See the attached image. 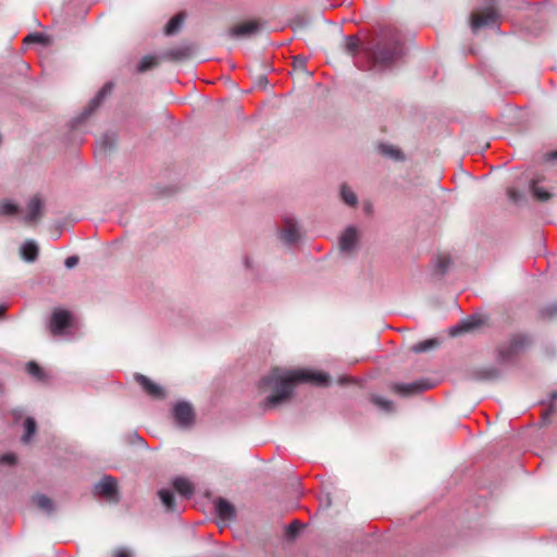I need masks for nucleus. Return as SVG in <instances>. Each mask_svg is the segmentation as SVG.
<instances>
[{"label": "nucleus", "instance_id": "1", "mask_svg": "<svg viewBox=\"0 0 557 557\" xmlns=\"http://www.w3.org/2000/svg\"><path fill=\"white\" fill-rule=\"evenodd\" d=\"M330 376L322 372H312L309 370H284L273 369L260 381L261 386L272 387L274 394L269 395L263 400V409L270 410L287 401L298 383H311L318 386L327 385Z\"/></svg>", "mask_w": 557, "mask_h": 557}, {"label": "nucleus", "instance_id": "2", "mask_svg": "<svg viewBox=\"0 0 557 557\" xmlns=\"http://www.w3.org/2000/svg\"><path fill=\"white\" fill-rule=\"evenodd\" d=\"M363 51L366 70L389 67L404 53L400 34L395 29H384L376 41L363 47Z\"/></svg>", "mask_w": 557, "mask_h": 557}, {"label": "nucleus", "instance_id": "3", "mask_svg": "<svg viewBox=\"0 0 557 557\" xmlns=\"http://www.w3.org/2000/svg\"><path fill=\"white\" fill-rule=\"evenodd\" d=\"M530 344L525 335H515L498 348V360L502 363L511 362Z\"/></svg>", "mask_w": 557, "mask_h": 557}, {"label": "nucleus", "instance_id": "4", "mask_svg": "<svg viewBox=\"0 0 557 557\" xmlns=\"http://www.w3.org/2000/svg\"><path fill=\"white\" fill-rule=\"evenodd\" d=\"M277 234L280 240L288 247L296 245L301 237L299 224L293 215L283 216Z\"/></svg>", "mask_w": 557, "mask_h": 557}, {"label": "nucleus", "instance_id": "5", "mask_svg": "<svg viewBox=\"0 0 557 557\" xmlns=\"http://www.w3.org/2000/svg\"><path fill=\"white\" fill-rule=\"evenodd\" d=\"M499 18L498 11L494 4L483 8L479 13L471 14V30L476 33L484 26H490L496 23Z\"/></svg>", "mask_w": 557, "mask_h": 557}, {"label": "nucleus", "instance_id": "6", "mask_svg": "<svg viewBox=\"0 0 557 557\" xmlns=\"http://www.w3.org/2000/svg\"><path fill=\"white\" fill-rule=\"evenodd\" d=\"M72 313L64 309L54 310L49 323L50 332L54 336L64 334V331L72 324Z\"/></svg>", "mask_w": 557, "mask_h": 557}, {"label": "nucleus", "instance_id": "7", "mask_svg": "<svg viewBox=\"0 0 557 557\" xmlns=\"http://www.w3.org/2000/svg\"><path fill=\"white\" fill-rule=\"evenodd\" d=\"M345 40H346V51L348 54L351 55L355 64L358 67L366 70V58H364L363 47L368 46V42L361 44L357 36H347V37H345Z\"/></svg>", "mask_w": 557, "mask_h": 557}, {"label": "nucleus", "instance_id": "8", "mask_svg": "<svg viewBox=\"0 0 557 557\" xmlns=\"http://www.w3.org/2000/svg\"><path fill=\"white\" fill-rule=\"evenodd\" d=\"M173 417L181 428H189L195 420V412L187 401H178L173 408Z\"/></svg>", "mask_w": 557, "mask_h": 557}, {"label": "nucleus", "instance_id": "9", "mask_svg": "<svg viewBox=\"0 0 557 557\" xmlns=\"http://www.w3.org/2000/svg\"><path fill=\"white\" fill-rule=\"evenodd\" d=\"M112 83H107L103 87L98 91V94L89 101L88 106L84 109L82 114L74 121L75 124L83 122L89 115H91L101 104L103 99L111 94L112 91Z\"/></svg>", "mask_w": 557, "mask_h": 557}, {"label": "nucleus", "instance_id": "10", "mask_svg": "<svg viewBox=\"0 0 557 557\" xmlns=\"http://www.w3.org/2000/svg\"><path fill=\"white\" fill-rule=\"evenodd\" d=\"M431 387L432 385L429 382L418 381L412 383H396L393 386V391L401 396H409L421 393Z\"/></svg>", "mask_w": 557, "mask_h": 557}, {"label": "nucleus", "instance_id": "11", "mask_svg": "<svg viewBox=\"0 0 557 557\" xmlns=\"http://www.w3.org/2000/svg\"><path fill=\"white\" fill-rule=\"evenodd\" d=\"M261 29V25L256 21L240 23L230 29V35L236 38H248L256 35Z\"/></svg>", "mask_w": 557, "mask_h": 557}, {"label": "nucleus", "instance_id": "12", "mask_svg": "<svg viewBox=\"0 0 557 557\" xmlns=\"http://www.w3.org/2000/svg\"><path fill=\"white\" fill-rule=\"evenodd\" d=\"M358 244V231L355 226H348L339 237V248L343 252L352 251Z\"/></svg>", "mask_w": 557, "mask_h": 557}, {"label": "nucleus", "instance_id": "13", "mask_svg": "<svg viewBox=\"0 0 557 557\" xmlns=\"http://www.w3.org/2000/svg\"><path fill=\"white\" fill-rule=\"evenodd\" d=\"M44 203L40 197L34 196L29 199L27 206H26V213L23 218L25 223H34L36 222L41 213H42Z\"/></svg>", "mask_w": 557, "mask_h": 557}, {"label": "nucleus", "instance_id": "14", "mask_svg": "<svg viewBox=\"0 0 557 557\" xmlns=\"http://www.w3.org/2000/svg\"><path fill=\"white\" fill-rule=\"evenodd\" d=\"M216 516L224 522L232 521L236 517L235 507L224 498H218L214 503Z\"/></svg>", "mask_w": 557, "mask_h": 557}, {"label": "nucleus", "instance_id": "15", "mask_svg": "<svg viewBox=\"0 0 557 557\" xmlns=\"http://www.w3.org/2000/svg\"><path fill=\"white\" fill-rule=\"evenodd\" d=\"M116 481L110 475H104L95 485V493L100 496L112 498L116 495Z\"/></svg>", "mask_w": 557, "mask_h": 557}, {"label": "nucleus", "instance_id": "16", "mask_svg": "<svg viewBox=\"0 0 557 557\" xmlns=\"http://www.w3.org/2000/svg\"><path fill=\"white\" fill-rule=\"evenodd\" d=\"M500 376V371L493 366L475 369L471 373V377L480 381H494Z\"/></svg>", "mask_w": 557, "mask_h": 557}, {"label": "nucleus", "instance_id": "17", "mask_svg": "<svg viewBox=\"0 0 557 557\" xmlns=\"http://www.w3.org/2000/svg\"><path fill=\"white\" fill-rule=\"evenodd\" d=\"M191 50L193 49L190 46L183 45V46L168 49L163 53V55H164V58L172 60V61H182V60L189 58V55L191 54Z\"/></svg>", "mask_w": 557, "mask_h": 557}, {"label": "nucleus", "instance_id": "18", "mask_svg": "<svg viewBox=\"0 0 557 557\" xmlns=\"http://www.w3.org/2000/svg\"><path fill=\"white\" fill-rule=\"evenodd\" d=\"M173 487L185 498H190L195 492L193 483L189 480L181 476L173 480Z\"/></svg>", "mask_w": 557, "mask_h": 557}, {"label": "nucleus", "instance_id": "19", "mask_svg": "<svg viewBox=\"0 0 557 557\" xmlns=\"http://www.w3.org/2000/svg\"><path fill=\"white\" fill-rule=\"evenodd\" d=\"M136 381L140 384V386L151 396L161 397L162 388L156 383L151 382L147 376L143 374L136 375Z\"/></svg>", "mask_w": 557, "mask_h": 557}, {"label": "nucleus", "instance_id": "20", "mask_svg": "<svg viewBox=\"0 0 557 557\" xmlns=\"http://www.w3.org/2000/svg\"><path fill=\"white\" fill-rule=\"evenodd\" d=\"M39 248L34 240H26L21 247V256L27 262H34L38 257Z\"/></svg>", "mask_w": 557, "mask_h": 557}, {"label": "nucleus", "instance_id": "21", "mask_svg": "<svg viewBox=\"0 0 557 557\" xmlns=\"http://www.w3.org/2000/svg\"><path fill=\"white\" fill-rule=\"evenodd\" d=\"M184 21H185V13L181 12V13H177L176 15H174L165 25V29H164L165 34L174 35L175 33H177L181 29Z\"/></svg>", "mask_w": 557, "mask_h": 557}, {"label": "nucleus", "instance_id": "22", "mask_svg": "<svg viewBox=\"0 0 557 557\" xmlns=\"http://www.w3.org/2000/svg\"><path fill=\"white\" fill-rule=\"evenodd\" d=\"M159 497L168 511H176V503L172 491L162 488L158 492Z\"/></svg>", "mask_w": 557, "mask_h": 557}, {"label": "nucleus", "instance_id": "23", "mask_svg": "<svg viewBox=\"0 0 557 557\" xmlns=\"http://www.w3.org/2000/svg\"><path fill=\"white\" fill-rule=\"evenodd\" d=\"M27 373L38 382H45L47 380L46 372L35 361H29L26 364Z\"/></svg>", "mask_w": 557, "mask_h": 557}, {"label": "nucleus", "instance_id": "24", "mask_svg": "<svg viewBox=\"0 0 557 557\" xmlns=\"http://www.w3.org/2000/svg\"><path fill=\"white\" fill-rule=\"evenodd\" d=\"M34 504L46 511L47 513H51L54 509L53 502L46 495L38 494L33 497Z\"/></svg>", "mask_w": 557, "mask_h": 557}, {"label": "nucleus", "instance_id": "25", "mask_svg": "<svg viewBox=\"0 0 557 557\" xmlns=\"http://www.w3.org/2000/svg\"><path fill=\"white\" fill-rule=\"evenodd\" d=\"M341 198L346 205L350 207H355L358 202L356 194L346 184H343L341 187Z\"/></svg>", "mask_w": 557, "mask_h": 557}, {"label": "nucleus", "instance_id": "26", "mask_svg": "<svg viewBox=\"0 0 557 557\" xmlns=\"http://www.w3.org/2000/svg\"><path fill=\"white\" fill-rule=\"evenodd\" d=\"M440 344L437 338H429L412 346V351L420 354L435 348Z\"/></svg>", "mask_w": 557, "mask_h": 557}, {"label": "nucleus", "instance_id": "27", "mask_svg": "<svg viewBox=\"0 0 557 557\" xmlns=\"http://www.w3.org/2000/svg\"><path fill=\"white\" fill-rule=\"evenodd\" d=\"M530 190L532 193V195L534 196V198L541 200V201H546L550 198V194L546 190H544L537 183V181H532L531 184H530Z\"/></svg>", "mask_w": 557, "mask_h": 557}, {"label": "nucleus", "instance_id": "28", "mask_svg": "<svg viewBox=\"0 0 557 557\" xmlns=\"http://www.w3.org/2000/svg\"><path fill=\"white\" fill-rule=\"evenodd\" d=\"M24 428H25V434L23 435L22 441L24 443H28L36 432L35 419L30 418V417L26 418V420L24 422Z\"/></svg>", "mask_w": 557, "mask_h": 557}, {"label": "nucleus", "instance_id": "29", "mask_svg": "<svg viewBox=\"0 0 557 557\" xmlns=\"http://www.w3.org/2000/svg\"><path fill=\"white\" fill-rule=\"evenodd\" d=\"M158 64V59L153 55L144 57L137 64L138 72H146Z\"/></svg>", "mask_w": 557, "mask_h": 557}, {"label": "nucleus", "instance_id": "30", "mask_svg": "<svg viewBox=\"0 0 557 557\" xmlns=\"http://www.w3.org/2000/svg\"><path fill=\"white\" fill-rule=\"evenodd\" d=\"M371 400L375 406H377L383 411L392 412L394 410V404L388 399L375 395L372 396Z\"/></svg>", "mask_w": 557, "mask_h": 557}, {"label": "nucleus", "instance_id": "31", "mask_svg": "<svg viewBox=\"0 0 557 557\" xmlns=\"http://www.w3.org/2000/svg\"><path fill=\"white\" fill-rule=\"evenodd\" d=\"M476 325H478V323L474 321H470V320L462 321L460 324L451 327V335H458L462 332H468V331L474 329Z\"/></svg>", "mask_w": 557, "mask_h": 557}, {"label": "nucleus", "instance_id": "32", "mask_svg": "<svg viewBox=\"0 0 557 557\" xmlns=\"http://www.w3.org/2000/svg\"><path fill=\"white\" fill-rule=\"evenodd\" d=\"M18 212V207L9 201V200H4L2 202H0V214L1 215H13V214H16Z\"/></svg>", "mask_w": 557, "mask_h": 557}, {"label": "nucleus", "instance_id": "33", "mask_svg": "<svg viewBox=\"0 0 557 557\" xmlns=\"http://www.w3.org/2000/svg\"><path fill=\"white\" fill-rule=\"evenodd\" d=\"M381 152L392 159L398 160L401 158V151L389 145H381Z\"/></svg>", "mask_w": 557, "mask_h": 557}, {"label": "nucleus", "instance_id": "34", "mask_svg": "<svg viewBox=\"0 0 557 557\" xmlns=\"http://www.w3.org/2000/svg\"><path fill=\"white\" fill-rule=\"evenodd\" d=\"M450 264V260L446 256H441L437 258L435 263V270L440 275H444L446 271L448 270Z\"/></svg>", "mask_w": 557, "mask_h": 557}, {"label": "nucleus", "instance_id": "35", "mask_svg": "<svg viewBox=\"0 0 557 557\" xmlns=\"http://www.w3.org/2000/svg\"><path fill=\"white\" fill-rule=\"evenodd\" d=\"M114 144H115V136H114V134H111V133L104 134L99 141L100 148L103 150L112 149Z\"/></svg>", "mask_w": 557, "mask_h": 557}, {"label": "nucleus", "instance_id": "36", "mask_svg": "<svg viewBox=\"0 0 557 557\" xmlns=\"http://www.w3.org/2000/svg\"><path fill=\"white\" fill-rule=\"evenodd\" d=\"M541 314L543 317L553 318L557 314V302L550 304L542 309Z\"/></svg>", "mask_w": 557, "mask_h": 557}, {"label": "nucleus", "instance_id": "37", "mask_svg": "<svg viewBox=\"0 0 557 557\" xmlns=\"http://www.w3.org/2000/svg\"><path fill=\"white\" fill-rule=\"evenodd\" d=\"M301 529L299 521L295 520L287 527V534L292 537L296 536Z\"/></svg>", "mask_w": 557, "mask_h": 557}, {"label": "nucleus", "instance_id": "38", "mask_svg": "<svg viewBox=\"0 0 557 557\" xmlns=\"http://www.w3.org/2000/svg\"><path fill=\"white\" fill-rule=\"evenodd\" d=\"M25 41H33V42L44 44L45 42V36L42 34H39V33H33V34H29L25 38Z\"/></svg>", "mask_w": 557, "mask_h": 557}, {"label": "nucleus", "instance_id": "39", "mask_svg": "<svg viewBox=\"0 0 557 557\" xmlns=\"http://www.w3.org/2000/svg\"><path fill=\"white\" fill-rule=\"evenodd\" d=\"M16 457L14 454H4L0 457V463L14 465Z\"/></svg>", "mask_w": 557, "mask_h": 557}, {"label": "nucleus", "instance_id": "40", "mask_svg": "<svg viewBox=\"0 0 557 557\" xmlns=\"http://www.w3.org/2000/svg\"><path fill=\"white\" fill-rule=\"evenodd\" d=\"M78 257L77 256H71V257H67L64 261V265L67 268V269H72L74 267H76L78 264Z\"/></svg>", "mask_w": 557, "mask_h": 557}, {"label": "nucleus", "instance_id": "41", "mask_svg": "<svg viewBox=\"0 0 557 557\" xmlns=\"http://www.w3.org/2000/svg\"><path fill=\"white\" fill-rule=\"evenodd\" d=\"M507 195L512 202H518L521 198L520 193L515 188H509Z\"/></svg>", "mask_w": 557, "mask_h": 557}, {"label": "nucleus", "instance_id": "42", "mask_svg": "<svg viewBox=\"0 0 557 557\" xmlns=\"http://www.w3.org/2000/svg\"><path fill=\"white\" fill-rule=\"evenodd\" d=\"M113 557H132V554L126 548H119L113 553Z\"/></svg>", "mask_w": 557, "mask_h": 557}, {"label": "nucleus", "instance_id": "43", "mask_svg": "<svg viewBox=\"0 0 557 557\" xmlns=\"http://www.w3.org/2000/svg\"><path fill=\"white\" fill-rule=\"evenodd\" d=\"M244 265H245V268L247 270H252L253 269L252 261H251V259L248 256L244 257Z\"/></svg>", "mask_w": 557, "mask_h": 557}, {"label": "nucleus", "instance_id": "44", "mask_svg": "<svg viewBox=\"0 0 557 557\" xmlns=\"http://www.w3.org/2000/svg\"><path fill=\"white\" fill-rule=\"evenodd\" d=\"M5 307L0 305V318L4 314Z\"/></svg>", "mask_w": 557, "mask_h": 557}, {"label": "nucleus", "instance_id": "45", "mask_svg": "<svg viewBox=\"0 0 557 557\" xmlns=\"http://www.w3.org/2000/svg\"><path fill=\"white\" fill-rule=\"evenodd\" d=\"M550 159H557V150L549 154Z\"/></svg>", "mask_w": 557, "mask_h": 557}, {"label": "nucleus", "instance_id": "46", "mask_svg": "<svg viewBox=\"0 0 557 557\" xmlns=\"http://www.w3.org/2000/svg\"><path fill=\"white\" fill-rule=\"evenodd\" d=\"M263 81L265 82V81H267V77L262 76V77L260 78V83H263Z\"/></svg>", "mask_w": 557, "mask_h": 557}, {"label": "nucleus", "instance_id": "47", "mask_svg": "<svg viewBox=\"0 0 557 557\" xmlns=\"http://www.w3.org/2000/svg\"><path fill=\"white\" fill-rule=\"evenodd\" d=\"M263 81L265 82V81H267V77L262 76V77L260 78V83H263Z\"/></svg>", "mask_w": 557, "mask_h": 557}, {"label": "nucleus", "instance_id": "48", "mask_svg": "<svg viewBox=\"0 0 557 557\" xmlns=\"http://www.w3.org/2000/svg\"><path fill=\"white\" fill-rule=\"evenodd\" d=\"M552 398H553V399L557 398V393H553V394H552Z\"/></svg>", "mask_w": 557, "mask_h": 557}]
</instances>
